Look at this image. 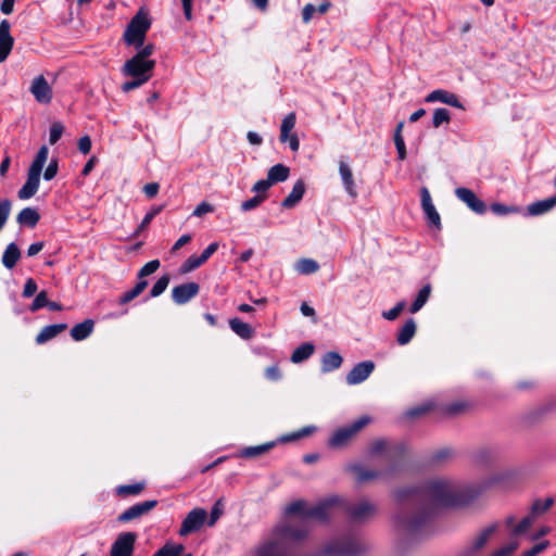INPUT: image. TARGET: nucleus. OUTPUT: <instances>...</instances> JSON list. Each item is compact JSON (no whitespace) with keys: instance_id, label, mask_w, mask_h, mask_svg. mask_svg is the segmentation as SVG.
I'll return each mask as SVG.
<instances>
[{"instance_id":"nucleus-23","label":"nucleus","mask_w":556,"mask_h":556,"mask_svg":"<svg viewBox=\"0 0 556 556\" xmlns=\"http://www.w3.org/2000/svg\"><path fill=\"white\" fill-rule=\"evenodd\" d=\"M40 219V215L34 207H25L23 208L17 217L16 220L20 225L26 226L29 228H34Z\"/></svg>"},{"instance_id":"nucleus-54","label":"nucleus","mask_w":556,"mask_h":556,"mask_svg":"<svg viewBox=\"0 0 556 556\" xmlns=\"http://www.w3.org/2000/svg\"><path fill=\"white\" fill-rule=\"evenodd\" d=\"M491 210H492L493 213H495L497 215H506V214L516 213V212L519 211L515 206H506V205L501 204V203L492 204L491 205Z\"/></svg>"},{"instance_id":"nucleus-48","label":"nucleus","mask_w":556,"mask_h":556,"mask_svg":"<svg viewBox=\"0 0 556 556\" xmlns=\"http://www.w3.org/2000/svg\"><path fill=\"white\" fill-rule=\"evenodd\" d=\"M63 131H64V127L60 122L53 123L50 127V132H49L50 144L56 143L60 140Z\"/></svg>"},{"instance_id":"nucleus-30","label":"nucleus","mask_w":556,"mask_h":556,"mask_svg":"<svg viewBox=\"0 0 556 556\" xmlns=\"http://www.w3.org/2000/svg\"><path fill=\"white\" fill-rule=\"evenodd\" d=\"M430 294H431V286L428 283V285L424 286V287L419 290V292H418V294H417V296H416L415 301L413 302V304H412V305H410V307H409V312H410L412 314H415V313H417L418 311H420V309L422 308V306H424V305L427 303V301L429 300Z\"/></svg>"},{"instance_id":"nucleus-18","label":"nucleus","mask_w":556,"mask_h":556,"mask_svg":"<svg viewBox=\"0 0 556 556\" xmlns=\"http://www.w3.org/2000/svg\"><path fill=\"white\" fill-rule=\"evenodd\" d=\"M417 330V325L415 319L408 318L404 325L399 329L396 334V342L400 345L408 344L414 338Z\"/></svg>"},{"instance_id":"nucleus-60","label":"nucleus","mask_w":556,"mask_h":556,"mask_svg":"<svg viewBox=\"0 0 556 556\" xmlns=\"http://www.w3.org/2000/svg\"><path fill=\"white\" fill-rule=\"evenodd\" d=\"M58 162L55 160H52L43 173V178L46 180L53 179L58 174Z\"/></svg>"},{"instance_id":"nucleus-10","label":"nucleus","mask_w":556,"mask_h":556,"mask_svg":"<svg viewBox=\"0 0 556 556\" xmlns=\"http://www.w3.org/2000/svg\"><path fill=\"white\" fill-rule=\"evenodd\" d=\"M29 91L36 101L42 104L50 103L53 97L52 88L43 75L33 79Z\"/></svg>"},{"instance_id":"nucleus-51","label":"nucleus","mask_w":556,"mask_h":556,"mask_svg":"<svg viewBox=\"0 0 556 556\" xmlns=\"http://www.w3.org/2000/svg\"><path fill=\"white\" fill-rule=\"evenodd\" d=\"M137 53L134 55L139 60H150L149 58L153 54L155 47L152 43H148L146 46H141V48L137 49Z\"/></svg>"},{"instance_id":"nucleus-41","label":"nucleus","mask_w":556,"mask_h":556,"mask_svg":"<svg viewBox=\"0 0 556 556\" xmlns=\"http://www.w3.org/2000/svg\"><path fill=\"white\" fill-rule=\"evenodd\" d=\"M168 283H169V277L167 275L160 277L157 279V281L153 285V287L150 291V295L152 298H156V296L161 295L168 287Z\"/></svg>"},{"instance_id":"nucleus-22","label":"nucleus","mask_w":556,"mask_h":556,"mask_svg":"<svg viewBox=\"0 0 556 556\" xmlns=\"http://www.w3.org/2000/svg\"><path fill=\"white\" fill-rule=\"evenodd\" d=\"M67 328L66 324H55L49 325L41 329V331L36 337V342L38 344L46 343L47 341L53 339L61 332H63Z\"/></svg>"},{"instance_id":"nucleus-47","label":"nucleus","mask_w":556,"mask_h":556,"mask_svg":"<svg viewBox=\"0 0 556 556\" xmlns=\"http://www.w3.org/2000/svg\"><path fill=\"white\" fill-rule=\"evenodd\" d=\"M533 516L534 515L531 514L530 516L522 518L521 521L513 528V533L515 535L526 533L533 523Z\"/></svg>"},{"instance_id":"nucleus-37","label":"nucleus","mask_w":556,"mask_h":556,"mask_svg":"<svg viewBox=\"0 0 556 556\" xmlns=\"http://www.w3.org/2000/svg\"><path fill=\"white\" fill-rule=\"evenodd\" d=\"M553 504H554V498L553 497H547L544 501L536 500L532 504L531 514L534 515V516L543 514L546 510H548L553 506Z\"/></svg>"},{"instance_id":"nucleus-25","label":"nucleus","mask_w":556,"mask_h":556,"mask_svg":"<svg viewBox=\"0 0 556 556\" xmlns=\"http://www.w3.org/2000/svg\"><path fill=\"white\" fill-rule=\"evenodd\" d=\"M20 257H21V251H20L18 247L14 242H12L7 245V248L3 252L2 264L8 269H12L16 265Z\"/></svg>"},{"instance_id":"nucleus-1","label":"nucleus","mask_w":556,"mask_h":556,"mask_svg":"<svg viewBox=\"0 0 556 556\" xmlns=\"http://www.w3.org/2000/svg\"><path fill=\"white\" fill-rule=\"evenodd\" d=\"M376 511V506L363 500L350 506L338 496H331L311 506L305 501L291 503L287 514L293 516L286 525L277 527L270 539L258 545L254 556H293L292 545L305 540L313 520L326 522L339 513H346L353 520L364 521Z\"/></svg>"},{"instance_id":"nucleus-9","label":"nucleus","mask_w":556,"mask_h":556,"mask_svg":"<svg viewBox=\"0 0 556 556\" xmlns=\"http://www.w3.org/2000/svg\"><path fill=\"white\" fill-rule=\"evenodd\" d=\"M207 518L206 510L203 508L192 509L184 519L179 529V534L186 536L189 533L198 531Z\"/></svg>"},{"instance_id":"nucleus-52","label":"nucleus","mask_w":556,"mask_h":556,"mask_svg":"<svg viewBox=\"0 0 556 556\" xmlns=\"http://www.w3.org/2000/svg\"><path fill=\"white\" fill-rule=\"evenodd\" d=\"M222 515H223V503H222V500H218L212 507V510L210 514L208 526H213L219 519V517Z\"/></svg>"},{"instance_id":"nucleus-34","label":"nucleus","mask_w":556,"mask_h":556,"mask_svg":"<svg viewBox=\"0 0 556 556\" xmlns=\"http://www.w3.org/2000/svg\"><path fill=\"white\" fill-rule=\"evenodd\" d=\"M451 122V114L448 110L444 108H438L433 111L432 115V125L438 128L443 124H448Z\"/></svg>"},{"instance_id":"nucleus-27","label":"nucleus","mask_w":556,"mask_h":556,"mask_svg":"<svg viewBox=\"0 0 556 556\" xmlns=\"http://www.w3.org/2000/svg\"><path fill=\"white\" fill-rule=\"evenodd\" d=\"M342 357L337 352H328L323 356L321 359V370L324 372H330L341 367Z\"/></svg>"},{"instance_id":"nucleus-29","label":"nucleus","mask_w":556,"mask_h":556,"mask_svg":"<svg viewBox=\"0 0 556 556\" xmlns=\"http://www.w3.org/2000/svg\"><path fill=\"white\" fill-rule=\"evenodd\" d=\"M229 326L231 330L242 339H250L253 334L252 327L248 323H244L239 318L231 319L229 321Z\"/></svg>"},{"instance_id":"nucleus-46","label":"nucleus","mask_w":556,"mask_h":556,"mask_svg":"<svg viewBox=\"0 0 556 556\" xmlns=\"http://www.w3.org/2000/svg\"><path fill=\"white\" fill-rule=\"evenodd\" d=\"M405 302L404 301H400L399 303H396V305L394 307H392L391 309L389 311H383L382 312V317L387 320H395L400 314L403 312V309L405 308Z\"/></svg>"},{"instance_id":"nucleus-14","label":"nucleus","mask_w":556,"mask_h":556,"mask_svg":"<svg viewBox=\"0 0 556 556\" xmlns=\"http://www.w3.org/2000/svg\"><path fill=\"white\" fill-rule=\"evenodd\" d=\"M156 504L157 502L155 500H151L132 505L118 516V521L128 522L134 519H137L143 516L144 514L149 513L152 508L156 506Z\"/></svg>"},{"instance_id":"nucleus-7","label":"nucleus","mask_w":556,"mask_h":556,"mask_svg":"<svg viewBox=\"0 0 556 556\" xmlns=\"http://www.w3.org/2000/svg\"><path fill=\"white\" fill-rule=\"evenodd\" d=\"M361 551L359 544L352 538L330 541L321 551L323 556H355Z\"/></svg>"},{"instance_id":"nucleus-12","label":"nucleus","mask_w":556,"mask_h":556,"mask_svg":"<svg viewBox=\"0 0 556 556\" xmlns=\"http://www.w3.org/2000/svg\"><path fill=\"white\" fill-rule=\"evenodd\" d=\"M200 290V286L197 282H188L176 286L172 290V298L176 304L182 305L194 298Z\"/></svg>"},{"instance_id":"nucleus-6","label":"nucleus","mask_w":556,"mask_h":556,"mask_svg":"<svg viewBox=\"0 0 556 556\" xmlns=\"http://www.w3.org/2000/svg\"><path fill=\"white\" fill-rule=\"evenodd\" d=\"M370 421L367 416H362L351 425L338 429L330 438L329 444L332 447H340L350 442Z\"/></svg>"},{"instance_id":"nucleus-49","label":"nucleus","mask_w":556,"mask_h":556,"mask_svg":"<svg viewBox=\"0 0 556 556\" xmlns=\"http://www.w3.org/2000/svg\"><path fill=\"white\" fill-rule=\"evenodd\" d=\"M394 450H400V446L394 447ZM382 452H388V455H393V448L389 446V444L383 440H378L371 445V454H380Z\"/></svg>"},{"instance_id":"nucleus-24","label":"nucleus","mask_w":556,"mask_h":556,"mask_svg":"<svg viewBox=\"0 0 556 556\" xmlns=\"http://www.w3.org/2000/svg\"><path fill=\"white\" fill-rule=\"evenodd\" d=\"M94 323L92 319H86L85 321L75 325L71 329V337L75 341H81L87 339L93 331Z\"/></svg>"},{"instance_id":"nucleus-32","label":"nucleus","mask_w":556,"mask_h":556,"mask_svg":"<svg viewBox=\"0 0 556 556\" xmlns=\"http://www.w3.org/2000/svg\"><path fill=\"white\" fill-rule=\"evenodd\" d=\"M313 352L314 345L311 343H304L293 351L291 355V361L295 364L301 363L307 359L313 354Z\"/></svg>"},{"instance_id":"nucleus-39","label":"nucleus","mask_w":556,"mask_h":556,"mask_svg":"<svg viewBox=\"0 0 556 556\" xmlns=\"http://www.w3.org/2000/svg\"><path fill=\"white\" fill-rule=\"evenodd\" d=\"M352 470L355 473L356 479L361 482L368 481L378 477V472L366 469L362 466H354L352 467Z\"/></svg>"},{"instance_id":"nucleus-31","label":"nucleus","mask_w":556,"mask_h":556,"mask_svg":"<svg viewBox=\"0 0 556 556\" xmlns=\"http://www.w3.org/2000/svg\"><path fill=\"white\" fill-rule=\"evenodd\" d=\"M296 122V116L293 112L289 113L285 116V118L281 122L280 126V141L282 143L287 142L288 136L292 135L291 131L293 130Z\"/></svg>"},{"instance_id":"nucleus-28","label":"nucleus","mask_w":556,"mask_h":556,"mask_svg":"<svg viewBox=\"0 0 556 556\" xmlns=\"http://www.w3.org/2000/svg\"><path fill=\"white\" fill-rule=\"evenodd\" d=\"M319 264L313 258H299L294 263V269L300 275H312L319 270Z\"/></svg>"},{"instance_id":"nucleus-8","label":"nucleus","mask_w":556,"mask_h":556,"mask_svg":"<svg viewBox=\"0 0 556 556\" xmlns=\"http://www.w3.org/2000/svg\"><path fill=\"white\" fill-rule=\"evenodd\" d=\"M136 540L134 532L121 533L112 544L110 556H132Z\"/></svg>"},{"instance_id":"nucleus-11","label":"nucleus","mask_w":556,"mask_h":556,"mask_svg":"<svg viewBox=\"0 0 556 556\" xmlns=\"http://www.w3.org/2000/svg\"><path fill=\"white\" fill-rule=\"evenodd\" d=\"M375 370L372 361H364L356 364L346 375V383L350 386L359 384L365 381Z\"/></svg>"},{"instance_id":"nucleus-26","label":"nucleus","mask_w":556,"mask_h":556,"mask_svg":"<svg viewBox=\"0 0 556 556\" xmlns=\"http://www.w3.org/2000/svg\"><path fill=\"white\" fill-rule=\"evenodd\" d=\"M290 169L283 164H276L268 169L267 179L271 185L282 182L288 179Z\"/></svg>"},{"instance_id":"nucleus-44","label":"nucleus","mask_w":556,"mask_h":556,"mask_svg":"<svg viewBox=\"0 0 556 556\" xmlns=\"http://www.w3.org/2000/svg\"><path fill=\"white\" fill-rule=\"evenodd\" d=\"M48 294H47V291L42 290L40 291L35 300L33 301V303L30 304L29 306V311L30 312H37L38 309L47 306L48 304Z\"/></svg>"},{"instance_id":"nucleus-57","label":"nucleus","mask_w":556,"mask_h":556,"mask_svg":"<svg viewBox=\"0 0 556 556\" xmlns=\"http://www.w3.org/2000/svg\"><path fill=\"white\" fill-rule=\"evenodd\" d=\"M214 206L207 202H201L193 211V216L201 217L207 213H212Z\"/></svg>"},{"instance_id":"nucleus-59","label":"nucleus","mask_w":556,"mask_h":556,"mask_svg":"<svg viewBox=\"0 0 556 556\" xmlns=\"http://www.w3.org/2000/svg\"><path fill=\"white\" fill-rule=\"evenodd\" d=\"M518 543L511 542L504 547L495 551L491 556H509L515 549H517Z\"/></svg>"},{"instance_id":"nucleus-63","label":"nucleus","mask_w":556,"mask_h":556,"mask_svg":"<svg viewBox=\"0 0 556 556\" xmlns=\"http://www.w3.org/2000/svg\"><path fill=\"white\" fill-rule=\"evenodd\" d=\"M144 84H146L144 81H142V80L138 79V78H132L131 80L126 81V83H124L122 85V90L124 92H129V91H131L134 89L139 88L140 86H142Z\"/></svg>"},{"instance_id":"nucleus-58","label":"nucleus","mask_w":556,"mask_h":556,"mask_svg":"<svg viewBox=\"0 0 556 556\" xmlns=\"http://www.w3.org/2000/svg\"><path fill=\"white\" fill-rule=\"evenodd\" d=\"M394 143L397 150V157L399 160L403 161L406 157V147L404 142L403 136H397V138H394Z\"/></svg>"},{"instance_id":"nucleus-61","label":"nucleus","mask_w":556,"mask_h":556,"mask_svg":"<svg viewBox=\"0 0 556 556\" xmlns=\"http://www.w3.org/2000/svg\"><path fill=\"white\" fill-rule=\"evenodd\" d=\"M316 7L312 3L306 4L302 10V20L305 24L309 23L316 12Z\"/></svg>"},{"instance_id":"nucleus-20","label":"nucleus","mask_w":556,"mask_h":556,"mask_svg":"<svg viewBox=\"0 0 556 556\" xmlns=\"http://www.w3.org/2000/svg\"><path fill=\"white\" fill-rule=\"evenodd\" d=\"M497 525L492 523L481 529L471 542V551L477 552L481 549L496 531Z\"/></svg>"},{"instance_id":"nucleus-3","label":"nucleus","mask_w":556,"mask_h":556,"mask_svg":"<svg viewBox=\"0 0 556 556\" xmlns=\"http://www.w3.org/2000/svg\"><path fill=\"white\" fill-rule=\"evenodd\" d=\"M49 150L42 146L36 154L27 172V179L18 190L17 195L21 200H28L36 194L40 184V175L48 160Z\"/></svg>"},{"instance_id":"nucleus-16","label":"nucleus","mask_w":556,"mask_h":556,"mask_svg":"<svg viewBox=\"0 0 556 556\" xmlns=\"http://www.w3.org/2000/svg\"><path fill=\"white\" fill-rule=\"evenodd\" d=\"M11 25L7 20L1 21L0 23V63L4 62L9 56L14 39L10 34Z\"/></svg>"},{"instance_id":"nucleus-64","label":"nucleus","mask_w":556,"mask_h":556,"mask_svg":"<svg viewBox=\"0 0 556 556\" xmlns=\"http://www.w3.org/2000/svg\"><path fill=\"white\" fill-rule=\"evenodd\" d=\"M78 149L83 154H88L91 150V139L89 136H84L78 140Z\"/></svg>"},{"instance_id":"nucleus-35","label":"nucleus","mask_w":556,"mask_h":556,"mask_svg":"<svg viewBox=\"0 0 556 556\" xmlns=\"http://www.w3.org/2000/svg\"><path fill=\"white\" fill-rule=\"evenodd\" d=\"M202 264H204L203 260L201 258V256H197V255H191L189 256L185 262L184 264L180 266V269L179 271L181 274H187V273H190L194 269H197L198 267H200Z\"/></svg>"},{"instance_id":"nucleus-38","label":"nucleus","mask_w":556,"mask_h":556,"mask_svg":"<svg viewBox=\"0 0 556 556\" xmlns=\"http://www.w3.org/2000/svg\"><path fill=\"white\" fill-rule=\"evenodd\" d=\"M267 199V194H256L253 198L243 201L241 203V210L243 212L252 211L258 207L265 200Z\"/></svg>"},{"instance_id":"nucleus-15","label":"nucleus","mask_w":556,"mask_h":556,"mask_svg":"<svg viewBox=\"0 0 556 556\" xmlns=\"http://www.w3.org/2000/svg\"><path fill=\"white\" fill-rule=\"evenodd\" d=\"M428 103L442 102L453 108L465 110V106L459 101L458 97L444 89H435L431 91L425 99Z\"/></svg>"},{"instance_id":"nucleus-17","label":"nucleus","mask_w":556,"mask_h":556,"mask_svg":"<svg viewBox=\"0 0 556 556\" xmlns=\"http://www.w3.org/2000/svg\"><path fill=\"white\" fill-rule=\"evenodd\" d=\"M305 193V182L302 179L295 181L291 192L281 202L283 208L294 207L303 198Z\"/></svg>"},{"instance_id":"nucleus-21","label":"nucleus","mask_w":556,"mask_h":556,"mask_svg":"<svg viewBox=\"0 0 556 556\" xmlns=\"http://www.w3.org/2000/svg\"><path fill=\"white\" fill-rule=\"evenodd\" d=\"M554 206H556V194L552 198L533 202L527 210L530 216H539L549 212Z\"/></svg>"},{"instance_id":"nucleus-40","label":"nucleus","mask_w":556,"mask_h":556,"mask_svg":"<svg viewBox=\"0 0 556 556\" xmlns=\"http://www.w3.org/2000/svg\"><path fill=\"white\" fill-rule=\"evenodd\" d=\"M273 446H274V443H266V444H262V445H257V446L247 447L245 450H243L242 456H244V457H255V456H258V455H261L263 453H266Z\"/></svg>"},{"instance_id":"nucleus-5","label":"nucleus","mask_w":556,"mask_h":556,"mask_svg":"<svg viewBox=\"0 0 556 556\" xmlns=\"http://www.w3.org/2000/svg\"><path fill=\"white\" fill-rule=\"evenodd\" d=\"M154 67V60H139L132 56L131 59L125 62V64L122 67V73L124 76L138 78L147 83L151 79Z\"/></svg>"},{"instance_id":"nucleus-53","label":"nucleus","mask_w":556,"mask_h":556,"mask_svg":"<svg viewBox=\"0 0 556 556\" xmlns=\"http://www.w3.org/2000/svg\"><path fill=\"white\" fill-rule=\"evenodd\" d=\"M424 212H425L430 224H432L435 227H440V224H441L440 215L437 212L434 205H431V206L425 208Z\"/></svg>"},{"instance_id":"nucleus-19","label":"nucleus","mask_w":556,"mask_h":556,"mask_svg":"<svg viewBox=\"0 0 556 556\" xmlns=\"http://www.w3.org/2000/svg\"><path fill=\"white\" fill-rule=\"evenodd\" d=\"M339 173H340L345 191L352 198H355L357 195V192H356V188H355V184H354V179H353V174H352L350 166L343 161H341L339 163Z\"/></svg>"},{"instance_id":"nucleus-62","label":"nucleus","mask_w":556,"mask_h":556,"mask_svg":"<svg viewBox=\"0 0 556 556\" xmlns=\"http://www.w3.org/2000/svg\"><path fill=\"white\" fill-rule=\"evenodd\" d=\"M549 545L548 541H543L535 544L531 549L523 553V556H536Z\"/></svg>"},{"instance_id":"nucleus-50","label":"nucleus","mask_w":556,"mask_h":556,"mask_svg":"<svg viewBox=\"0 0 556 556\" xmlns=\"http://www.w3.org/2000/svg\"><path fill=\"white\" fill-rule=\"evenodd\" d=\"M162 211V206H156V207H153L152 210H150L146 216L143 217L141 224L139 225L138 229H137V233L142 231L143 229H146L150 223L152 222V219Z\"/></svg>"},{"instance_id":"nucleus-56","label":"nucleus","mask_w":556,"mask_h":556,"mask_svg":"<svg viewBox=\"0 0 556 556\" xmlns=\"http://www.w3.org/2000/svg\"><path fill=\"white\" fill-rule=\"evenodd\" d=\"M37 290L38 287L36 281L33 278H28L24 285L23 296L30 298L37 292Z\"/></svg>"},{"instance_id":"nucleus-55","label":"nucleus","mask_w":556,"mask_h":556,"mask_svg":"<svg viewBox=\"0 0 556 556\" xmlns=\"http://www.w3.org/2000/svg\"><path fill=\"white\" fill-rule=\"evenodd\" d=\"M271 186L273 185L267 178L261 179L253 185L252 191L255 192L256 194H266V192Z\"/></svg>"},{"instance_id":"nucleus-4","label":"nucleus","mask_w":556,"mask_h":556,"mask_svg":"<svg viewBox=\"0 0 556 556\" xmlns=\"http://www.w3.org/2000/svg\"><path fill=\"white\" fill-rule=\"evenodd\" d=\"M151 26V21L147 12L139 10L130 20L124 33V41L127 46L136 49L144 43L146 35Z\"/></svg>"},{"instance_id":"nucleus-42","label":"nucleus","mask_w":556,"mask_h":556,"mask_svg":"<svg viewBox=\"0 0 556 556\" xmlns=\"http://www.w3.org/2000/svg\"><path fill=\"white\" fill-rule=\"evenodd\" d=\"M12 210V203L8 199H3L0 201V231L7 224L10 213Z\"/></svg>"},{"instance_id":"nucleus-2","label":"nucleus","mask_w":556,"mask_h":556,"mask_svg":"<svg viewBox=\"0 0 556 556\" xmlns=\"http://www.w3.org/2000/svg\"><path fill=\"white\" fill-rule=\"evenodd\" d=\"M484 486H463L450 480H433L420 490H402L401 502L408 501L393 518L395 532L414 538L431 515L440 507L465 505L482 493Z\"/></svg>"},{"instance_id":"nucleus-33","label":"nucleus","mask_w":556,"mask_h":556,"mask_svg":"<svg viewBox=\"0 0 556 556\" xmlns=\"http://www.w3.org/2000/svg\"><path fill=\"white\" fill-rule=\"evenodd\" d=\"M147 286H148V281L147 280H139L131 290H128L127 292H125L121 296L119 303L121 304H126V303L132 301L139 294L142 293V291L147 288Z\"/></svg>"},{"instance_id":"nucleus-36","label":"nucleus","mask_w":556,"mask_h":556,"mask_svg":"<svg viewBox=\"0 0 556 556\" xmlns=\"http://www.w3.org/2000/svg\"><path fill=\"white\" fill-rule=\"evenodd\" d=\"M185 547L182 544H165L162 548H160L156 553H162V556H181ZM185 556H191V554H187Z\"/></svg>"},{"instance_id":"nucleus-13","label":"nucleus","mask_w":556,"mask_h":556,"mask_svg":"<svg viewBox=\"0 0 556 556\" xmlns=\"http://www.w3.org/2000/svg\"><path fill=\"white\" fill-rule=\"evenodd\" d=\"M455 194L475 213L483 214L486 211V205L484 202L480 200L470 189L459 187L455 190Z\"/></svg>"},{"instance_id":"nucleus-45","label":"nucleus","mask_w":556,"mask_h":556,"mask_svg":"<svg viewBox=\"0 0 556 556\" xmlns=\"http://www.w3.org/2000/svg\"><path fill=\"white\" fill-rule=\"evenodd\" d=\"M160 267V261L159 260H153V261H150L148 262L140 270H139V274H138V278L139 280H144L143 278L149 276V275H152L153 273H155Z\"/></svg>"},{"instance_id":"nucleus-43","label":"nucleus","mask_w":556,"mask_h":556,"mask_svg":"<svg viewBox=\"0 0 556 556\" xmlns=\"http://www.w3.org/2000/svg\"><path fill=\"white\" fill-rule=\"evenodd\" d=\"M144 485L142 483L127 484L121 485L117 488V493L119 495H137L143 490Z\"/></svg>"}]
</instances>
